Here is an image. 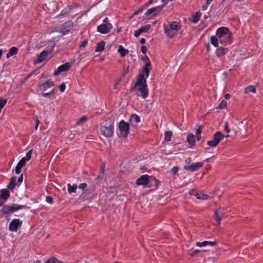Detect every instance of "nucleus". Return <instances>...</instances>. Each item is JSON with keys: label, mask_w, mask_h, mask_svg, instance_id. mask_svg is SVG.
<instances>
[{"label": "nucleus", "mask_w": 263, "mask_h": 263, "mask_svg": "<svg viewBox=\"0 0 263 263\" xmlns=\"http://www.w3.org/2000/svg\"><path fill=\"white\" fill-rule=\"evenodd\" d=\"M22 224V221L18 219H14L9 224V230L11 232H16Z\"/></svg>", "instance_id": "obj_7"}, {"label": "nucleus", "mask_w": 263, "mask_h": 263, "mask_svg": "<svg viewBox=\"0 0 263 263\" xmlns=\"http://www.w3.org/2000/svg\"><path fill=\"white\" fill-rule=\"evenodd\" d=\"M203 165V162L194 163L190 165H185L183 168L185 170L194 172L202 167Z\"/></svg>", "instance_id": "obj_10"}, {"label": "nucleus", "mask_w": 263, "mask_h": 263, "mask_svg": "<svg viewBox=\"0 0 263 263\" xmlns=\"http://www.w3.org/2000/svg\"><path fill=\"white\" fill-rule=\"evenodd\" d=\"M146 50H147L146 47L145 46H142V47L141 48V51L143 54H146Z\"/></svg>", "instance_id": "obj_47"}, {"label": "nucleus", "mask_w": 263, "mask_h": 263, "mask_svg": "<svg viewBox=\"0 0 263 263\" xmlns=\"http://www.w3.org/2000/svg\"><path fill=\"white\" fill-rule=\"evenodd\" d=\"M53 260H54L53 263H62L61 261L58 260V259H57L55 258H53Z\"/></svg>", "instance_id": "obj_58"}, {"label": "nucleus", "mask_w": 263, "mask_h": 263, "mask_svg": "<svg viewBox=\"0 0 263 263\" xmlns=\"http://www.w3.org/2000/svg\"><path fill=\"white\" fill-rule=\"evenodd\" d=\"M87 185L85 183H81L79 185L80 189L84 190L87 187Z\"/></svg>", "instance_id": "obj_45"}, {"label": "nucleus", "mask_w": 263, "mask_h": 263, "mask_svg": "<svg viewBox=\"0 0 263 263\" xmlns=\"http://www.w3.org/2000/svg\"><path fill=\"white\" fill-rule=\"evenodd\" d=\"M65 84L64 83H62L59 86L60 90L61 92H64L65 89Z\"/></svg>", "instance_id": "obj_43"}, {"label": "nucleus", "mask_w": 263, "mask_h": 263, "mask_svg": "<svg viewBox=\"0 0 263 263\" xmlns=\"http://www.w3.org/2000/svg\"><path fill=\"white\" fill-rule=\"evenodd\" d=\"M32 150L31 149L30 150L27 154H26V155L25 157L22 158L21 159H23L24 161V162L26 163V162L28 161H29L31 157V155H32Z\"/></svg>", "instance_id": "obj_32"}, {"label": "nucleus", "mask_w": 263, "mask_h": 263, "mask_svg": "<svg viewBox=\"0 0 263 263\" xmlns=\"http://www.w3.org/2000/svg\"><path fill=\"white\" fill-rule=\"evenodd\" d=\"M0 197L5 200H7L9 197V193L6 190H1V195Z\"/></svg>", "instance_id": "obj_26"}, {"label": "nucleus", "mask_w": 263, "mask_h": 263, "mask_svg": "<svg viewBox=\"0 0 263 263\" xmlns=\"http://www.w3.org/2000/svg\"><path fill=\"white\" fill-rule=\"evenodd\" d=\"M199 252H200V250H196L193 252L192 254H191V255L193 256L194 254L198 253Z\"/></svg>", "instance_id": "obj_61"}, {"label": "nucleus", "mask_w": 263, "mask_h": 263, "mask_svg": "<svg viewBox=\"0 0 263 263\" xmlns=\"http://www.w3.org/2000/svg\"><path fill=\"white\" fill-rule=\"evenodd\" d=\"M7 103V100L5 99L0 100V111L4 108Z\"/></svg>", "instance_id": "obj_40"}, {"label": "nucleus", "mask_w": 263, "mask_h": 263, "mask_svg": "<svg viewBox=\"0 0 263 263\" xmlns=\"http://www.w3.org/2000/svg\"><path fill=\"white\" fill-rule=\"evenodd\" d=\"M210 41L211 44L215 46V47H217L219 45V39L217 37V36H212L210 38Z\"/></svg>", "instance_id": "obj_22"}, {"label": "nucleus", "mask_w": 263, "mask_h": 263, "mask_svg": "<svg viewBox=\"0 0 263 263\" xmlns=\"http://www.w3.org/2000/svg\"><path fill=\"white\" fill-rule=\"evenodd\" d=\"M118 51L122 57H124L128 53V50L124 48L122 46H119Z\"/></svg>", "instance_id": "obj_24"}, {"label": "nucleus", "mask_w": 263, "mask_h": 263, "mask_svg": "<svg viewBox=\"0 0 263 263\" xmlns=\"http://www.w3.org/2000/svg\"><path fill=\"white\" fill-rule=\"evenodd\" d=\"M119 83H120V80L114 85L115 89H116L117 88V86L119 85Z\"/></svg>", "instance_id": "obj_64"}, {"label": "nucleus", "mask_w": 263, "mask_h": 263, "mask_svg": "<svg viewBox=\"0 0 263 263\" xmlns=\"http://www.w3.org/2000/svg\"><path fill=\"white\" fill-rule=\"evenodd\" d=\"M228 52V49L223 47H220L217 49L216 54L217 57H219L222 55L226 54Z\"/></svg>", "instance_id": "obj_17"}, {"label": "nucleus", "mask_w": 263, "mask_h": 263, "mask_svg": "<svg viewBox=\"0 0 263 263\" xmlns=\"http://www.w3.org/2000/svg\"><path fill=\"white\" fill-rule=\"evenodd\" d=\"M140 43L141 44H144L145 43V40L143 38L141 39Z\"/></svg>", "instance_id": "obj_59"}, {"label": "nucleus", "mask_w": 263, "mask_h": 263, "mask_svg": "<svg viewBox=\"0 0 263 263\" xmlns=\"http://www.w3.org/2000/svg\"><path fill=\"white\" fill-rule=\"evenodd\" d=\"M224 130L225 132H226L228 134L227 135H229V133L230 132V129L229 127V124H228V122H226L225 124H224Z\"/></svg>", "instance_id": "obj_41"}, {"label": "nucleus", "mask_w": 263, "mask_h": 263, "mask_svg": "<svg viewBox=\"0 0 263 263\" xmlns=\"http://www.w3.org/2000/svg\"><path fill=\"white\" fill-rule=\"evenodd\" d=\"M68 187V192L69 194H71L72 193H76V190L77 189V185L76 184H73L71 185L70 183L67 184Z\"/></svg>", "instance_id": "obj_29"}, {"label": "nucleus", "mask_w": 263, "mask_h": 263, "mask_svg": "<svg viewBox=\"0 0 263 263\" xmlns=\"http://www.w3.org/2000/svg\"><path fill=\"white\" fill-rule=\"evenodd\" d=\"M150 177L147 175H144L140 176L137 180V184L146 185L148 183V179Z\"/></svg>", "instance_id": "obj_12"}, {"label": "nucleus", "mask_w": 263, "mask_h": 263, "mask_svg": "<svg viewBox=\"0 0 263 263\" xmlns=\"http://www.w3.org/2000/svg\"><path fill=\"white\" fill-rule=\"evenodd\" d=\"M105 46V42L103 41H102L97 45V47L96 48L95 51L96 52H100L104 50Z\"/></svg>", "instance_id": "obj_28"}, {"label": "nucleus", "mask_w": 263, "mask_h": 263, "mask_svg": "<svg viewBox=\"0 0 263 263\" xmlns=\"http://www.w3.org/2000/svg\"><path fill=\"white\" fill-rule=\"evenodd\" d=\"M151 65L150 62H148L146 63L145 67L144 68L143 70L145 74L146 79L149 76V73L151 70Z\"/></svg>", "instance_id": "obj_20"}, {"label": "nucleus", "mask_w": 263, "mask_h": 263, "mask_svg": "<svg viewBox=\"0 0 263 263\" xmlns=\"http://www.w3.org/2000/svg\"><path fill=\"white\" fill-rule=\"evenodd\" d=\"M112 27V25L110 23L102 24L98 26L97 30L102 34H106L110 31Z\"/></svg>", "instance_id": "obj_8"}, {"label": "nucleus", "mask_w": 263, "mask_h": 263, "mask_svg": "<svg viewBox=\"0 0 263 263\" xmlns=\"http://www.w3.org/2000/svg\"><path fill=\"white\" fill-rule=\"evenodd\" d=\"M216 35L219 39L221 43H231V39L232 34L231 32L227 27H222L218 28L216 33Z\"/></svg>", "instance_id": "obj_2"}, {"label": "nucleus", "mask_w": 263, "mask_h": 263, "mask_svg": "<svg viewBox=\"0 0 263 263\" xmlns=\"http://www.w3.org/2000/svg\"><path fill=\"white\" fill-rule=\"evenodd\" d=\"M151 27V25L147 24L140 28L139 29L140 30L141 33L146 32L150 29Z\"/></svg>", "instance_id": "obj_33"}, {"label": "nucleus", "mask_w": 263, "mask_h": 263, "mask_svg": "<svg viewBox=\"0 0 263 263\" xmlns=\"http://www.w3.org/2000/svg\"><path fill=\"white\" fill-rule=\"evenodd\" d=\"M25 164L23 159H21L17 163L15 168V172L17 174H19L21 173V168Z\"/></svg>", "instance_id": "obj_14"}, {"label": "nucleus", "mask_w": 263, "mask_h": 263, "mask_svg": "<svg viewBox=\"0 0 263 263\" xmlns=\"http://www.w3.org/2000/svg\"><path fill=\"white\" fill-rule=\"evenodd\" d=\"M144 7H141V8H139L138 10H137V11H136L134 13V14H133V16H134V15H137V14H139V13L141 12L143 10V9H144Z\"/></svg>", "instance_id": "obj_44"}, {"label": "nucleus", "mask_w": 263, "mask_h": 263, "mask_svg": "<svg viewBox=\"0 0 263 263\" xmlns=\"http://www.w3.org/2000/svg\"><path fill=\"white\" fill-rule=\"evenodd\" d=\"M133 89L136 91L137 96L145 99L148 95V89L146 84V78L143 74H140L137 79Z\"/></svg>", "instance_id": "obj_1"}, {"label": "nucleus", "mask_w": 263, "mask_h": 263, "mask_svg": "<svg viewBox=\"0 0 263 263\" xmlns=\"http://www.w3.org/2000/svg\"><path fill=\"white\" fill-rule=\"evenodd\" d=\"M46 201L50 204H52L53 203L52 198L50 196H47L46 198Z\"/></svg>", "instance_id": "obj_42"}, {"label": "nucleus", "mask_w": 263, "mask_h": 263, "mask_svg": "<svg viewBox=\"0 0 263 263\" xmlns=\"http://www.w3.org/2000/svg\"><path fill=\"white\" fill-rule=\"evenodd\" d=\"M208 5H206V4H205V5H204L202 6V10H205L207 9V8H208Z\"/></svg>", "instance_id": "obj_62"}, {"label": "nucleus", "mask_w": 263, "mask_h": 263, "mask_svg": "<svg viewBox=\"0 0 263 263\" xmlns=\"http://www.w3.org/2000/svg\"><path fill=\"white\" fill-rule=\"evenodd\" d=\"M196 197L197 199L202 200H206L209 198V196L206 194L198 192L196 194Z\"/></svg>", "instance_id": "obj_25"}, {"label": "nucleus", "mask_w": 263, "mask_h": 263, "mask_svg": "<svg viewBox=\"0 0 263 263\" xmlns=\"http://www.w3.org/2000/svg\"><path fill=\"white\" fill-rule=\"evenodd\" d=\"M197 193V191L194 189H192L190 191V194L194 195L195 196H196V194Z\"/></svg>", "instance_id": "obj_48"}, {"label": "nucleus", "mask_w": 263, "mask_h": 263, "mask_svg": "<svg viewBox=\"0 0 263 263\" xmlns=\"http://www.w3.org/2000/svg\"><path fill=\"white\" fill-rule=\"evenodd\" d=\"M104 168L103 167L101 168L100 172H99L98 175L96 177V179L97 180H100L103 178V177L104 176Z\"/></svg>", "instance_id": "obj_36"}, {"label": "nucleus", "mask_w": 263, "mask_h": 263, "mask_svg": "<svg viewBox=\"0 0 263 263\" xmlns=\"http://www.w3.org/2000/svg\"><path fill=\"white\" fill-rule=\"evenodd\" d=\"M18 52V49L16 47H13L11 48L6 55L7 58H9L13 55L16 54Z\"/></svg>", "instance_id": "obj_21"}, {"label": "nucleus", "mask_w": 263, "mask_h": 263, "mask_svg": "<svg viewBox=\"0 0 263 263\" xmlns=\"http://www.w3.org/2000/svg\"><path fill=\"white\" fill-rule=\"evenodd\" d=\"M54 260H53V258H50L45 261V263H53Z\"/></svg>", "instance_id": "obj_57"}, {"label": "nucleus", "mask_w": 263, "mask_h": 263, "mask_svg": "<svg viewBox=\"0 0 263 263\" xmlns=\"http://www.w3.org/2000/svg\"><path fill=\"white\" fill-rule=\"evenodd\" d=\"M53 91V90H51L50 92H47V93H44L43 94V96L45 97H48L49 95H50L51 93H52Z\"/></svg>", "instance_id": "obj_53"}, {"label": "nucleus", "mask_w": 263, "mask_h": 263, "mask_svg": "<svg viewBox=\"0 0 263 263\" xmlns=\"http://www.w3.org/2000/svg\"><path fill=\"white\" fill-rule=\"evenodd\" d=\"M119 128L120 130L121 135L123 137H127L129 133V125L124 121H121L119 124Z\"/></svg>", "instance_id": "obj_6"}, {"label": "nucleus", "mask_w": 263, "mask_h": 263, "mask_svg": "<svg viewBox=\"0 0 263 263\" xmlns=\"http://www.w3.org/2000/svg\"><path fill=\"white\" fill-rule=\"evenodd\" d=\"M213 1V0H206V5H209V4H210Z\"/></svg>", "instance_id": "obj_63"}, {"label": "nucleus", "mask_w": 263, "mask_h": 263, "mask_svg": "<svg viewBox=\"0 0 263 263\" xmlns=\"http://www.w3.org/2000/svg\"><path fill=\"white\" fill-rule=\"evenodd\" d=\"M178 171V168L177 167L175 166L172 169V172L173 174H175L176 173H177Z\"/></svg>", "instance_id": "obj_50"}, {"label": "nucleus", "mask_w": 263, "mask_h": 263, "mask_svg": "<svg viewBox=\"0 0 263 263\" xmlns=\"http://www.w3.org/2000/svg\"><path fill=\"white\" fill-rule=\"evenodd\" d=\"M153 3V0H151L147 3L145 4L144 5V7H147L150 4Z\"/></svg>", "instance_id": "obj_56"}, {"label": "nucleus", "mask_w": 263, "mask_h": 263, "mask_svg": "<svg viewBox=\"0 0 263 263\" xmlns=\"http://www.w3.org/2000/svg\"><path fill=\"white\" fill-rule=\"evenodd\" d=\"M230 95L229 94L227 93V94H226V95H224V98H225V99H226V100H228V99H230Z\"/></svg>", "instance_id": "obj_60"}, {"label": "nucleus", "mask_w": 263, "mask_h": 263, "mask_svg": "<svg viewBox=\"0 0 263 263\" xmlns=\"http://www.w3.org/2000/svg\"><path fill=\"white\" fill-rule=\"evenodd\" d=\"M164 6H158L156 7H153L148 10L145 13L144 15L145 16L149 15L155 16L156 15V12H160L163 8Z\"/></svg>", "instance_id": "obj_9"}, {"label": "nucleus", "mask_w": 263, "mask_h": 263, "mask_svg": "<svg viewBox=\"0 0 263 263\" xmlns=\"http://www.w3.org/2000/svg\"><path fill=\"white\" fill-rule=\"evenodd\" d=\"M173 31V30H172L170 29H167L165 31L166 34L171 38H172L174 35V33Z\"/></svg>", "instance_id": "obj_37"}, {"label": "nucleus", "mask_w": 263, "mask_h": 263, "mask_svg": "<svg viewBox=\"0 0 263 263\" xmlns=\"http://www.w3.org/2000/svg\"><path fill=\"white\" fill-rule=\"evenodd\" d=\"M229 137V135L224 136L221 132H217L214 135L213 139L208 142V145L210 147H216L222 139Z\"/></svg>", "instance_id": "obj_5"}, {"label": "nucleus", "mask_w": 263, "mask_h": 263, "mask_svg": "<svg viewBox=\"0 0 263 263\" xmlns=\"http://www.w3.org/2000/svg\"><path fill=\"white\" fill-rule=\"evenodd\" d=\"M142 33L141 32V31L139 29H138L137 30H136L135 33H134V36L135 37H138L140 34H141Z\"/></svg>", "instance_id": "obj_46"}, {"label": "nucleus", "mask_w": 263, "mask_h": 263, "mask_svg": "<svg viewBox=\"0 0 263 263\" xmlns=\"http://www.w3.org/2000/svg\"><path fill=\"white\" fill-rule=\"evenodd\" d=\"M142 60L143 61L145 62L146 63H147L148 62H150L148 58L147 57V55H145L144 57L142 58Z\"/></svg>", "instance_id": "obj_52"}, {"label": "nucleus", "mask_w": 263, "mask_h": 263, "mask_svg": "<svg viewBox=\"0 0 263 263\" xmlns=\"http://www.w3.org/2000/svg\"><path fill=\"white\" fill-rule=\"evenodd\" d=\"M187 141L190 145V147L194 145L195 142V138L193 134H190L187 136Z\"/></svg>", "instance_id": "obj_19"}, {"label": "nucleus", "mask_w": 263, "mask_h": 263, "mask_svg": "<svg viewBox=\"0 0 263 263\" xmlns=\"http://www.w3.org/2000/svg\"><path fill=\"white\" fill-rule=\"evenodd\" d=\"M201 127H199L196 132V135H201Z\"/></svg>", "instance_id": "obj_55"}, {"label": "nucleus", "mask_w": 263, "mask_h": 263, "mask_svg": "<svg viewBox=\"0 0 263 263\" xmlns=\"http://www.w3.org/2000/svg\"><path fill=\"white\" fill-rule=\"evenodd\" d=\"M16 177H13L11 178L10 182L7 185L8 189L12 190H13L16 185Z\"/></svg>", "instance_id": "obj_23"}, {"label": "nucleus", "mask_w": 263, "mask_h": 263, "mask_svg": "<svg viewBox=\"0 0 263 263\" xmlns=\"http://www.w3.org/2000/svg\"><path fill=\"white\" fill-rule=\"evenodd\" d=\"M208 245H211L212 246H214L216 245V241L211 242V241H203L202 242H198L196 243V246L199 247H204V246H207Z\"/></svg>", "instance_id": "obj_15"}, {"label": "nucleus", "mask_w": 263, "mask_h": 263, "mask_svg": "<svg viewBox=\"0 0 263 263\" xmlns=\"http://www.w3.org/2000/svg\"><path fill=\"white\" fill-rule=\"evenodd\" d=\"M23 174L21 175V176L19 177L18 179V182L21 183L23 181Z\"/></svg>", "instance_id": "obj_54"}, {"label": "nucleus", "mask_w": 263, "mask_h": 263, "mask_svg": "<svg viewBox=\"0 0 263 263\" xmlns=\"http://www.w3.org/2000/svg\"><path fill=\"white\" fill-rule=\"evenodd\" d=\"M100 133L106 137H111L114 134V122L110 120L104 123V125L100 127Z\"/></svg>", "instance_id": "obj_4"}, {"label": "nucleus", "mask_w": 263, "mask_h": 263, "mask_svg": "<svg viewBox=\"0 0 263 263\" xmlns=\"http://www.w3.org/2000/svg\"><path fill=\"white\" fill-rule=\"evenodd\" d=\"M227 102L224 100H222L220 104H219V106L217 107V108H219V109L224 108L227 106Z\"/></svg>", "instance_id": "obj_38"}, {"label": "nucleus", "mask_w": 263, "mask_h": 263, "mask_svg": "<svg viewBox=\"0 0 263 263\" xmlns=\"http://www.w3.org/2000/svg\"><path fill=\"white\" fill-rule=\"evenodd\" d=\"M87 41H84L81 43V45H80L81 47H85L87 45Z\"/></svg>", "instance_id": "obj_51"}, {"label": "nucleus", "mask_w": 263, "mask_h": 263, "mask_svg": "<svg viewBox=\"0 0 263 263\" xmlns=\"http://www.w3.org/2000/svg\"><path fill=\"white\" fill-rule=\"evenodd\" d=\"M172 136V133L171 132H166L165 133V140L170 141Z\"/></svg>", "instance_id": "obj_35"}, {"label": "nucleus", "mask_w": 263, "mask_h": 263, "mask_svg": "<svg viewBox=\"0 0 263 263\" xmlns=\"http://www.w3.org/2000/svg\"><path fill=\"white\" fill-rule=\"evenodd\" d=\"M140 120L139 116L136 114H133L131 116L130 118V122L132 123H137L140 122Z\"/></svg>", "instance_id": "obj_27"}, {"label": "nucleus", "mask_w": 263, "mask_h": 263, "mask_svg": "<svg viewBox=\"0 0 263 263\" xmlns=\"http://www.w3.org/2000/svg\"><path fill=\"white\" fill-rule=\"evenodd\" d=\"M245 92L246 93H249L250 92H256V88L254 86H249L247 88H246Z\"/></svg>", "instance_id": "obj_31"}, {"label": "nucleus", "mask_w": 263, "mask_h": 263, "mask_svg": "<svg viewBox=\"0 0 263 263\" xmlns=\"http://www.w3.org/2000/svg\"><path fill=\"white\" fill-rule=\"evenodd\" d=\"M48 55V52L43 51L37 57L36 60L34 61L35 64L40 63L44 61Z\"/></svg>", "instance_id": "obj_13"}, {"label": "nucleus", "mask_w": 263, "mask_h": 263, "mask_svg": "<svg viewBox=\"0 0 263 263\" xmlns=\"http://www.w3.org/2000/svg\"><path fill=\"white\" fill-rule=\"evenodd\" d=\"M87 120V118L86 117H82L77 122V124L79 125H82L84 122H85Z\"/></svg>", "instance_id": "obj_39"}, {"label": "nucleus", "mask_w": 263, "mask_h": 263, "mask_svg": "<svg viewBox=\"0 0 263 263\" xmlns=\"http://www.w3.org/2000/svg\"><path fill=\"white\" fill-rule=\"evenodd\" d=\"M54 85V83L52 81H47L43 83L41 86L43 87L44 89L47 88L52 87Z\"/></svg>", "instance_id": "obj_30"}, {"label": "nucleus", "mask_w": 263, "mask_h": 263, "mask_svg": "<svg viewBox=\"0 0 263 263\" xmlns=\"http://www.w3.org/2000/svg\"><path fill=\"white\" fill-rule=\"evenodd\" d=\"M25 208H27L25 205H18L17 204L5 205L0 210V218L3 217L5 215H9L16 211Z\"/></svg>", "instance_id": "obj_3"}, {"label": "nucleus", "mask_w": 263, "mask_h": 263, "mask_svg": "<svg viewBox=\"0 0 263 263\" xmlns=\"http://www.w3.org/2000/svg\"><path fill=\"white\" fill-rule=\"evenodd\" d=\"M222 216L223 214L221 212L217 210L215 211L214 217L215 220L217 222V224H220Z\"/></svg>", "instance_id": "obj_18"}, {"label": "nucleus", "mask_w": 263, "mask_h": 263, "mask_svg": "<svg viewBox=\"0 0 263 263\" xmlns=\"http://www.w3.org/2000/svg\"><path fill=\"white\" fill-rule=\"evenodd\" d=\"M40 122L39 120L37 118H36V120H35V130L37 129L38 126H39V125L40 124Z\"/></svg>", "instance_id": "obj_49"}, {"label": "nucleus", "mask_w": 263, "mask_h": 263, "mask_svg": "<svg viewBox=\"0 0 263 263\" xmlns=\"http://www.w3.org/2000/svg\"><path fill=\"white\" fill-rule=\"evenodd\" d=\"M71 66V64L69 63H66L60 66L54 72V76H58L60 72L63 71H66Z\"/></svg>", "instance_id": "obj_11"}, {"label": "nucleus", "mask_w": 263, "mask_h": 263, "mask_svg": "<svg viewBox=\"0 0 263 263\" xmlns=\"http://www.w3.org/2000/svg\"><path fill=\"white\" fill-rule=\"evenodd\" d=\"M180 27L181 26L179 23L177 22H173L171 23L169 29L173 31H178L180 29Z\"/></svg>", "instance_id": "obj_16"}, {"label": "nucleus", "mask_w": 263, "mask_h": 263, "mask_svg": "<svg viewBox=\"0 0 263 263\" xmlns=\"http://www.w3.org/2000/svg\"><path fill=\"white\" fill-rule=\"evenodd\" d=\"M199 16H198V13L195 15H193L190 18V21L193 23H197L199 20Z\"/></svg>", "instance_id": "obj_34"}]
</instances>
